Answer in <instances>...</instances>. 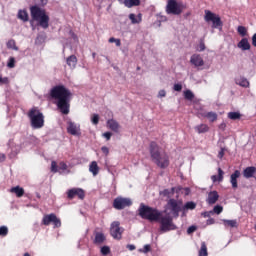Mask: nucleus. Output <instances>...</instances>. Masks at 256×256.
Here are the masks:
<instances>
[{
	"label": "nucleus",
	"instance_id": "338daca9",
	"mask_svg": "<svg viewBox=\"0 0 256 256\" xmlns=\"http://www.w3.org/2000/svg\"><path fill=\"white\" fill-rule=\"evenodd\" d=\"M24 256H31V254H29L28 252H26V253L24 254Z\"/></svg>",
	"mask_w": 256,
	"mask_h": 256
},
{
	"label": "nucleus",
	"instance_id": "20e7f679",
	"mask_svg": "<svg viewBox=\"0 0 256 256\" xmlns=\"http://www.w3.org/2000/svg\"><path fill=\"white\" fill-rule=\"evenodd\" d=\"M30 15L32 17V21H36L38 27L42 29H49V14L47 11L37 5L30 7Z\"/></svg>",
	"mask_w": 256,
	"mask_h": 256
},
{
	"label": "nucleus",
	"instance_id": "774afa93",
	"mask_svg": "<svg viewBox=\"0 0 256 256\" xmlns=\"http://www.w3.org/2000/svg\"><path fill=\"white\" fill-rule=\"evenodd\" d=\"M95 55H96V54H95V52H94V53H92V57H93V59H95Z\"/></svg>",
	"mask_w": 256,
	"mask_h": 256
},
{
	"label": "nucleus",
	"instance_id": "f03ea898",
	"mask_svg": "<svg viewBox=\"0 0 256 256\" xmlns=\"http://www.w3.org/2000/svg\"><path fill=\"white\" fill-rule=\"evenodd\" d=\"M72 95L71 91L64 85L54 86L50 90V97L54 99V104L57 106V109L60 110L62 115H69Z\"/></svg>",
	"mask_w": 256,
	"mask_h": 256
},
{
	"label": "nucleus",
	"instance_id": "9d476101",
	"mask_svg": "<svg viewBox=\"0 0 256 256\" xmlns=\"http://www.w3.org/2000/svg\"><path fill=\"white\" fill-rule=\"evenodd\" d=\"M169 211H171L173 217H179V213L181 212V206L179 205V202L175 199H170L167 203V208Z\"/></svg>",
	"mask_w": 256,
	"mask_h": 256
},
{
	"label": "nucleus",
	"instance_id": "6e6d98bb",
	"mask_svg": "<svg viewBox=\"0 0 256 256\" xmlns=\"http://www.w3.org/2000/svg\"><path fill=\"white\" fill-rule=\"evenodd\" d=\"M183 89V85L181 84H174V91H181Z\"/></svg>",
	"mask_w": 256,
	"mask_h": 256
},
{
	"label": "nucleus",
	"instance_id": "72a5a7b5",
	"mask_svg": "<svg viewBox=\"0 0 256 256\" xmlns=\"http://www.w3.org/2000/svg\"><path fill=\"white\" fill-rule=\"evenodd\" d=\"M225 227H237V220H227V219H224L222 220Z\"/></svg>",
	"mask_w": 256,
	"mask_h": 256
},
{
	"label": "nucleus",
	"instance_id": "c85d7f7f",
	"mask_svg": "<svg viewBox=\"0 0 256 256\" xmlns=\"http://www.w3.org/2000/svg\"><path fill=\"white\" fill-rule=\"evenodd\" d=\"M129 19L131 23L136 24V23H141V14L135 15V14H130Z\"/></svg>",
	"mask_w": 256,
	"mask_h": 256
},
{
	"label": "nucleus",
	"instance_id": "412c9836",
	"mask_svg": "<svg viewBox=\"0 0 256 256\" xmlns=\"http://www.w3.org/2000/svg\"><path fill=\"white\" fill-rule=\"evenodd\" d=\"M17 18L20 19V21H23V23H27V21H29V13L27 10H19Z\"/></svg>",
	"mask_w": 256,
	"mask_h": 256
},
{
	"label": "nucleus",
	"instance_id": "69168bd1",
	"mask_svg": "<svg viewBox=\"0 0 256 256\" xmlns=\"http://www.w3.org/2000/svg\"><path fill=\"white\" fill-rule=\"evenodd\" d=\"M5 161V154H0V163H3Z\"/></svg>",
	"mask_w": 256,
	"mask_h": 256
},
{
	"label": "nucleus",
	"instance_id": "e2e57ef3",
	"mask_svg": "<svg viewBox=\"0 0 256 256\" xmlns=\"http://www.w3.org/2000/svg\"><path fill=\"white\" fill-rule=\"evenodd\" d=\"M252 45L256 47V34H254L252 37Z\"/></svg>",
	"mask_w": 256,
	"mask_h": 256
},
{
	"label": "nucleus",
	"instance_id": "5701e85b",
	"mask_svg": "<svg viewBox=\"0 0 256 256\" xmlns=\"http://www.w3.org/2000/svg\"><path fill=\"white\" fill-rule=\"evenodd\" d=\"M89 171L94 177H97V175H99V165H97L96 161L91 162L89 166Z\"/></svg>",
	"mask_w": 256,
	"mask_h": 256
},
{
	"label": "nucleus",
	"instance_id": "4d7b16f0",
	"mask_svg": "<svg viewBox=\"0 0 256 256\" xmlns=\"http://www.w3.org/2000/svg\"><path fill=\"white\" fill-rule=\"evenodd\" d=\"M101 151H102V153H105L106 155H109V148H107V146H103L101 148Z\"/></svg>",
	"mask_w": 256,
	"mask_h": 256
},
{
	"label": "nucleus",
	"instance_id": "c756f323",
	"mask_svg": "<svg viewBox=\"0 0 256 256\" xmlns=\"http://www.w3.org/2000/svg\"><path fill=\"white\" fill-rule=\"evenodd\" d=\"M141 5V0H128L126 7L131 9V7H139Z\"/></svg>",
	"mask_w": 256,
	"mask_h": 256
},
{
	"label": "nucleus",
	"instance_id": "4c0bfd02",
	"mask_svg": "<svg viewBox=\"0 0 256 256\" xmlns=\"http://www.w3.org/2000/svg\"><path fill=\"white\" fill-rule=\"evenodd\" d=\"M7 48L8 49H13L14 51H19V48L17 47V45L15 44V40H9L7 42Z\"/></svg>",
	"mask_w": 256,
	"mask_h": 256
},
{
	"label": "nucleus",
	"instance_id": "c9c22d12",
	"mask_svg": "<svg viewBox=\"0 0 256 256\" xmlns=\"http://www.w3.org/2000/svg\"><path fill=\"white\" fill-rule=\"evenodd\" d=\"M196 51H199L200 53L205 51V39H200L199 44L196 46Z\"/></svg>",
	"mask_w": 256,
	"mask_h": 256
},
{
	"label": "nucleus",
	"instance_id": "bb28decb",
	"mask_svg": "<svg viewBox=\"0 0 256 256\" xmlns=\"http://www.w3.org/2000/svg\"><path fill=\"white\" fill-rule=\"evenodd\" d=\"M195 207H197V204H195V202L193 201H190V202H187L183 208H182V211H183V215H185V212L186 211H193V209H195Z\"/></svg>",
	"mask_w": 256,
	"mask_h": 256
},
{
	"label": "nucleus",
	"instance_id": "0e129e2a",
	"mask_svg": "<svg viewBox=\"0 0 256 256\" xmlns=\"http://www.w3.org/2000/svg\"><path fill=\"white\" fill-rule=\"evenodd\" d=\"M121 5H125L127 7L128 0H118Z\"/></svg>",
	"mask_w": 256,
	"mask_h": 256
},
{
	"label": "nucleus",
	"instance_id": "9b49d317",
	"mask_svg": "<svg viewBox=\"0 0 256 256\" xmlns=\"http://www.w3.org/2000/svg\"><path fill=\"white\" fill-rule=\"evenodd\" d=\"M67 133L74 135V137H79L81 135V125L73 121L67 122Z\"/></svg>",
	"mask_w": 256,
	"mask_h": 256
},
{
	"label": "nucleus",
	"instance_id": "ea45409f",
	"mask_svg": "<svg viewBox=\"0 0 256 256\" xmlns=\"http://www.w3.org/2000/svg\"><path fill=\"white\" fill-rule=\"evenodd\" d=\"M8 234H9V228H7V226H1L0 237H7Z\"/></svg>",
	"mask_w": 256,
	"mask_h": 256
},
{
	"label": "nucleus",
	"instance_id": "f3484780",
	"mask_svg": "<svg viewBox=\"0 0 256 256\" xmlns=\"http://www.w3.org/2000/svg\"><path fill=\"white\" fill-rule=\"evenodd\" d=\"M241 177V172L239 170H235L233 174L230 176V183L232 185V189H237L239 185L237 184V179Z\"/></svg>",
	"mask_w": 256,
	"mask_h": 256
},
{
	"label": "nucleus",
	"instance_id": "49530a36",
	"mask_svg": "<svg viewBox=\"0 0 256 256\" xmlns=\"http://www.w3.org/2000/svg\"><path fill=\"white\" fill-rule=\"evenodd\" d=\"M7 67L9 69L15 68V58H13V57L9 58L8 63H7Z\"/></svg>",
	"mask_w": 256,
	"mask_h": 256
},
{
	"label": "nucleus",
	"instance_id": "a211bd4d",
	"mask_svg": "<svg viewBox=\"0 0 256 256\" xmlns=\"http://www.w3.org/2000/svg\"><path fill=\"white\" fill-rule=\"evenodd\" d=\"M77 56L70 55L66 58V65H68L69 69H75L77 67Z\"/></svg>",
	"mask_w": 256,
	"mask_h": 256
},
{
	"label": "nucleus",
	"instance_id": "864d4df0",
	"mask_svg": "<svg viewBox=\"0 0 256 256\" xmlns=\"http://www.w3.org/2000/svg\"><path fill=\"white\" fill-rule=\"evenodd\" d=\"M59 169H61V171H67V165L65 164V162L59 163Z\"/></svg>",
	"mask_w": 256,
	"mask_h": 256
},
{
	"label": "nucleus",
	"instance_id": "ddd939ff",
	"mask_svg": "<svg viewBox=\"0 0 256 256\" xmlns=\"http://www.w3.org/2000/svg\"><path fill=\"white\" fill-rule=\"evenodd\" d=\"M190 63L191 65H194V67H203V65H205L203 57H201L199 54H193L190 58Z\"/></svg>",
	"mask_w": 256,
	"mask_h": 256
},
{
	"label": "nucleus",
	"instance_id": "f8f14e48",
	"mask_svg": "<svg viewBox=\"0 0 256 256\" xmlns=\"http://www.w3.org/2000/svg\"><path fill=\"white\" fill-rule=\"evenodd\" d=\"M68 199H74L75 197H79L80 199H85V191L81 188H72L67 192Z\"/></svg>",
	"mask_w": 256,
	"mask_h": 256
},
{
	"label": "nucleus",
	"instance_id": "cd10ccee",
	"mask_svg": "<svg viewBox=\"0 0 256 256\" xmlns=\"http://www.w3.org/2000/svg\"><path fill=\"white\" fill-rule=\"evenodd\" d=\"M204 117H206V119H209L210 123H214V121H217V113L215 112L205 113Z\"/></svg>",
	"mask_w": 256,
	"mask_h": 256
},
{
	"label": "nucleus",
	"instance_id": "37998d69",
	"mask_svg": "<svg viewBox=\"0 0 256 256\" xmlns=\"http://www.w3.org/2000/svg\"><path fill=\"white\" fill-rule=\"evenodd\" d=\"M9 83V77H3V75L0 74V85H9Z\"/></svg>",
	"mask_w": 256,
	"mask_h": 256
},
{
	"label": "nucleus",
	"instance_id": "13d9d810",
	"mask_svg": "<svg viewBox=\"0 0 256 256\" xmlns=\"http://www.w3.org/2000/svg\"><path fill=\"white\" fill-rule=\"evenodd\" d=\"M165 95H167V92H165V90H160L158 93V97H165Z\"/></svg>",
	"mask_w": 256,
	"mask_h": 256
},
{
	"label": "nucleus",
	"instance_id": "603ef678",
	"mask_svg": "<svg viewBox=\"0 0 256 256\" xmlns=\"http://www.w3.org/2000/svg\"><path fill=\"white\" fill-rule=\"evenodd\" d=\"M195 231H197V227H196V226H190V227L187 229L188 235H191V233H195Z\"/></svg>",
	"mask_w": 256,
	"mask_h": 256
},
{
	"label": "nucleus",
	"instance_id": "052dcab7",
	"mask_svg": "<svg viewBox=\"0 0 256 256\" xmlns=\"http://www.w3.org/2000/svg\"><path fill=\"white\" fill-rule=\"evenodd\" d=\"M127 249H129V251H135V245H133V244H128V245H127Z\"/></svg>",
	"mask_w": 256,
	"mask_h": 256
},
{
	"label": "nucleus",
	"instance_id": "de8ad7c7",
	"mask_svg": "<svg viewBox=\"0 0 256 256\" xmlns=\"http://www.w3.org/2000/svg\"><path fill=\"white\" fill-rule=\"evenodd\" d=\"M51 171H52V173H57V171H58L57 162H55V161L51 162Z\"/></svg>",
	"mask_w": 256,
	"mask_h": 256
},
{
	"label": "nucleus",
	"instance_id": "a18cd8bd",
	"mask_svg": "<svg viewBox=\"0 0 256 256\" xmlns=\"http://www.w3.org/2000/svg\"><path fill=\"white\" fill-rule=\"evenodd\" d=\"M108 41H109V43H115L116 47H121V40L120 39L112 37Z\"/></svg>",
	"mask_w": 256,
	"mask_h": 256
},
{
	"label": "nucleus",
	"instance_id": "e433bc0d",
	"mask_svg": "<svg viewBox=\"0 0 256 256\" xmlns=\"http://www.w3.org/2000/svg\"><path fill=\"white\" fill-rule=\"evenodd\" d=\"M46 36L45 34H38L35 43L36 45H41V43H45Z\"/></svg>",
	"mask_w": 256,
	"mask_h": 256
},
{
	"label": "nucleus",
	"instance_id": "a19ab883",
	"mask_svg": "<svg viewBox=\"0 0 256 256\" xmlns=\"http://www.w3.org/2000/svg\"><path fill=\"white\" fill-rule=\"evenodd\" d=\"M213 213H215L216 215H221V213H223V206L221 205L214 206Z\"/></svg>",
	"mask_w": 256,
	"mask_h": 256
},
{
	"label": "nucleus",
	"instance_id": "0eeeda50",
	"mask_svg": "<svg viewBox=\"0 0 256 256\" xmlns=\"http://www.w3.org/2000/svg\"><path fill=\"white\" fill-rule=\"evenodd\" d=\"M204 20L206 23L212 24V29H218L219 31L223 29V21H221V16H219V14H215L210 10H205Z\"/></svg>",
	"mask_w": 256,
	"mask_h": 256
},
{
	"label": "nucleus",
	"instance_id": "a878e982",
	"mask_svg": "<svg viewBox=\"0 0 256 256\" xmlns=\"http://www.w3.org/2000/svg\"><path fill=\"white\" fill-rule=\"evenodd\" d=\"M11 193H15L17 197H23L25 195V190L22 187L16 186L10 189Z\"/></svg>",
	"mask_w": 256,
	"mask_h": 256
},
{
	"label": "nucleus",
	"instance_id": "1a4fd4ad",
	"mask_svg": "<svg viewBox=\"0 0 256 256\" xmlns=\"http://www.w3.org/2000/svg\"><path fill=\"white\" fill-rule=\"evenodd\" d=\"M133 205V201H131L130 198H123V197H117L113 201V207L114 209H117V211H122V209H125L126 207H131Z\"/></svg>",
	"mask_w": 256,
	"mask_h": 256
},
{
	"label": "nucleus",
	"instance_id": "aec40b11",
	"mask_svg": "<svg viewBox=\"0 0 256 256\" xmlns=\"http://www.w3.org/2000/svg\"><path fill=\"white\" fill-rule=\"evenodd\" d=\"M238 48L241 49V51H249L251 49V44H249V40L247 38H243L239 43H238Z\"/></svg>",
	"mask_w": 256,
	"mask_h": 256
},
{
	"label": "nucleus",
	"instance_id": "473e14b6",
	"mask_svg": "<svg viewBox=\"0 0 256 256\" xmlns=\"http://www.w3.org/2000/svg\"><path fill=\"white\" fill-rule=\"evenodd\" d=\"M199 256H208L207 244H205V242L201 243V248L199 250Z\"/></svg>",
	"mask_w": 256,
	"mask_h": 256
},
{
	"label": "nucleus",
	"instance_id": "680f3d73",
	"mask_svg": "<svg viewBox=\"0 0 256 256\" xmlns=\"http://www.w3.org/2000/svg\"><path fill=\"white\" fill-rule=\"evenodd\" d=\"M206 223H207V225H213L215 223V219L210 218V219L207 220Z\"/></svg>",
	"mask_w": 256,
	"mask_h": 256
},
{
	"label": "nucleus",
	"instance_id": "3c124183",
	"mask_svg": "<svg viewBox=\"0 0 256 256\" xmlns=\"http://www.w3.org/2000/svg\"><path fill=\"white\" fill-rule=\"evenodd\" d=\"M112 135H113V134H112L111 132H105V133H103V137L106 139V141H110Z\"/></svg>",
	"mask_w": 256,
	"mask_h": 256
},
{
	"label": "nucleus",
	"instance_id": "4468645a",
	"mask_svg": "<svg viewBox=\"0 0 256 256\" xmlns=\"http://www.w3.org/2000/svg\"><path fill=\"white\" fill-rule=\"evenodd\" d=\"M107 241V237L103 232H94V245H103Z\"/></svg>",
	"mask_w": 256,
	"mask_h": 256
},
{
	"label": "nucleus",
	"instance_id": "f257e3e1",
	"mask_svg": "<svg viewBox=\"0 0 256 256\" xmlns=\"http://www.w3.org/2000/svg\"><path fill=\"white\" fill-rule=\"evenodd\" d=\"M138 215L141 219H146L151 223H159L161 233H169V231H175L177 229V225L173 222V216L171 214L163 215V211L145 205L144 203L140 204Z\"/></svg>",
	"mask_w": 256,
	"mask_h": 256
},
{
	"label": "nucleus",
	"instance_id": "8fccbe9b",
	"mask_svg": "<svg viewBox=\"0 0 256 256\" xmlns=\"http://www.w3.org/2000/svg\"><path fill=\"white\" fill-rule=\"evenodd\" d=\"M142 253H149V251H151V245L146 244L144 245L143 250H140Z\"/></svg>",
	"mask_w": 256,
	"mask_h": 256
},
{
	"label": "nucleus",
	"instance_id": "5fc2aeb1",
	"mask_svg": "<svg viewBox=\"0 0 256 256\" xmlns=\"http://www.w3.org/2000/svg\"><path fill=\"white\" fill-rule=\"evenodd\" d=\"M238 33H247V28L244 26H238Z\"/></svg>",
	"mask_w": 256,
	"mask_h": 256
},
{
	"label": "nucleus",
	"instance_id": "c03bdc74",
	"mask_svg": "<svg viewBox=\"0 0 256 256\" xmlns=\"http://www.w3.org/2000/svg\"><path fill=\"white\" fill-rule=\"evenodd\" d=\"M91 122L93 125H99V115L93 114L91 117Z\"/></svg>",
	"mask_w": 256,
	"mask_h": 256
},
{
	"label": "nucleus",
	"instance_id": "bf43d9fd",
	"mask_svg": "<svg viewBox=\"0 0 256 256\" xmlns=\"http://www.w3.org/2000/svg\"><path fill=\"white\" fill-rule=\"evenodd\" d=\"M225 155V152L223 149H221V151L218 153V158L219 159H223V156Z\"/></svg>",
	"mask_w": 256,
	"mask_h": 256
},
{
	"label": "nucleus",
	"instance_id": "393cba45",
	"mask_svg": "<svg viewBox=\"0 0 256 256\" xmlns=\"http://www.w3.org/2000/svg\"><path fill=\"white\" fill-rule=\"evenodd\" d=\"M236 85H239L240 87H249V80L245 77H238L235 79Z\"/></svg>",
	"mask_w": 256,
	"mask_h": 256
},
{
	"label": "nucleus",
	"instance_id": "7ed1b4c3",
	"mask_svg": "<svg viewBox=\"0 0 256 256\" xmlns=\"http://www.w3.org/2000/svg\"><path fill=\"white\" fill-rule=\"evenodd\" d=\"M150 155L152 161L157 167H160V169H167V167H169V156L167 153L161 152L156 142L150 143Z\"/></svg>",
	"mask_w": 256,
	"mask_h": 256
},
{
	"label": "nucleus",
	"instance_id": "2eb2a0df",
	"mask_svg": "<svg viewBox=\"0 0 256 256\" xmlns=\"http://www.w3.org/2000/svg\"><path fill=\"white\" fill-rule=\"evenodd\" d=\"M219 201V193L217 191H211L208 193L206 202L208 205H215Z\"/></svg>",
	"mask_w": 256,
	"mask_h": 256
},
{
	"label": "nucleus",
	"instance_id": "4be33fe9",
	"mask_svg": "<svg viewBox=\"0 0 256 256\" xmlns=\"http://www.w3.org/2000/svg\"><path fill=\"white\" fill-rule=\"evenodd\" d=\"M57 217L54 213L45 215L42 219L43 225H51L53 223L54 219Z\"/></svg>",
	"mask_w": 256,
	"mask_h": 256
},
{
	"label": "nucleus",
	"instance_id": "b1692460",
	"mask_svg": "<svg viewBox=\"0 0 256 256\" xmlns=\"http://www.w3.org/2000/svg\"><path fill=\"white\" fill-rule=\"evenodd\" d=\"M194 130L201 135V133H207L209 131V126L207 124H199L194 127Z\"/></svg>",
	"mask_w": 256,
	"mask_h": 256
},
{
	"label": "nucleus",
	"instance_id": "dca6fc26",
	"mask_svg": "<svg viewBox=\"0 0 256 256\" xmlns=\"http://www.w3.org/2000/svg\"><path fill=\"white\" fill-rule=\"evenodd\" d=\"M243 176L246 179H251V177H253V179H256V168L253 166L245 168L243 171Z\"/></svg>",
	"mask_w": 256,
	"mask_h": 256
},
{
	"label": "nucleus",
	"instance_id": "79ce46f5",
	"mask_svg": "<svg viewBox=\"0 0 256 256\" xmlns=\"http://www.w3.org/2000/svg\"><path fill=\"white\" fill-rule=\"evenodd\" d=\"M175 193V188L165 189L164 191L161 192V195H164V197H169L170 194L173 195Z\"/></svg>",
	"mask_w": 256,
	"mask_h": 256
},
{
	"label": "nucleus",
	"instance_id": "423d86ee",
	"mask_svg": "<svg viewBox=\"0 0 256 256\" xmlns=\"http://www.w3.org/2000/svg\"><path fill=\"white\" fill-rule=\"evenodd\" d=\"M187 9V5L183 2H177V0H168L166 5L167 15H181L183 11Z\"/></svg>",
	"mask_w": 256,
	"mask_h": 256
},
{
	"label": "nucleus",
	"instance_id": "09e8293b",
	"mask_svg": "<svg viewBox=\"0 0 256 256\" xmlns=\"http://www.w3.org/2000/svg\"><path fill=\"white\" fill-rule=\"evenodd\" d=\"M52 223H53L54 227H61V220L59 218H57V216Z\"/></svg>",
	"mask_w": 256,
	"mask_h": 256
},
{
	"label": "nucleus",
	"instance_id": "7c9ffc66",
	"mask_svg": "<svg viewBox=\"0 0 256 256\" xmlns=\"http://www.w3.org/2000/svg\"><path fill=\"white\" fill-rule=\"evenodd\" d=\"M228 119H231L232 121H237V119H241V113L240 112H229Z\"/></svg>",
	"mask_w": 256,
	"mask_h": 256
},
{
	"label": "nucleus",
	"instance_id": "2f4dec72",
	"mask_svg": "<svg viewBox=\"0 0 256 256\" xmlns=\"http://www.w3.org/2000/svg\"><path fill=\"white\" fill-rule=\"evenodd\" d=\"M223 175L224 172L221 170V168L218 169V176L213 175L211 177L212 181L215 183V181H223Z\"/></svg>",
	"mask_w": 256,
	"mask_h": 256
},
{
	"label": "nucleus",
	"instance_id": "6ab92c4d",
	"mask_svg": "<svg viewBox=\"0 0 256 256\" xmlns=\"http://www.w3.org/2000/svg\"><path fill=\"white\" fill-rule=\"evenodd\" d=\"M107 128L114 131V133H119V122L113 119L107 121Z\"/></svg>",
	"mask_w": 256,
	"mask_h": 256
},
{
	"label": "nucleus",
	"instance_id": "58836bf2",
	"mask_svg": "<svg viewBox=\"0 0 256 256\" xmlns=\"http://www.w3.org/2000/svg\"><path fill=\"white\" fill-rule=\"evenodd\" d=\"M101 255L107 256L111 253V248L109 246H103L100 248Z\"/></svg>",
	"mask_w": 256,
	"mask_h": 256
},
{
	"label": "nucleus",
	"instance_id": "6e6552de",
	"mask_svg": "<svg viewBox=\"0 0 256 256\" xmlns=\"http://www.w3.org/2000/svg\"><path fill=\"white\" fill-rule=\"evenodd\" d=\"M123 231H125V229L121 227V223L119 221H114L111 223L110 235L113 237V239L120 241V239L123 237Z\"/></svg>",
	"mask_w": 256,
	"mask_h": 256
},
{
	"label": "nucleus",
	"instance_id": "f704fd0d",
	"mask_svg": "<svg viewBox=\"0 0 256 256\" xmlns=\"http://www.w3.org/2000/svg\"><path fill=\"white\" fill-rule=\"evenodd\" d=\"M184 99H187V101H193V99H195V94H193L191 90H186L184 91Z\"/></svg>",
	"mask_w": 256,
	"mask_h": 256
},
{
	"label": "nucleus",
	"instance_id": "39448f33",
	"mask_svg": "<svg viewBox=\"0 0 256 256\" xmlns=\"http://www.w3.org/2000/svg\"><path fill=\"white\" fill-rule=\"evenodd\" d=\"M28 118L30 119L32 129H42L45 126V116L37 107L29 110Z\"/></svg>",
	"mask_w": 256,
	"mask_h": 256
}]
</instances>
